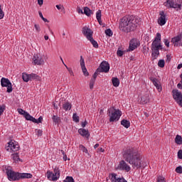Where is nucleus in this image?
I'll return each instance as SVG.
<instances>
[{"mask_svg":"<svg viewBox=\"0 0 182 182\" xmlns=\"http://www.w3.org/2000/svg\"><path fill=\"white\" fill-rule=\"evenodd\" d=\"M42 20L43 21V22H48V23H49V20H48V19L46 18L45 17H43Z\"/></svg>","mask_w":182,"mask_h":182,"instance_id":"nucleus-60","label":"nucleus"},{"mask_svg":"<svg viewBox=\"0 0 182 182\" xmlns=\"http://www.w3.org/2000/svg\"><path fill=\"white\" fill-rule=\"evenodd\" d=\"M4 16L5 14L4 13V11H2L1 6L0 4V19H4Z\"/></svg>","mask_w":182,"mask_h":182,"instance_id":"nucleus-45","label":"nucleus"},{"mask_svg":"<svg viewBox=\"0 0 182 182\" xmlns=\"http://www.w3.org/2000/svg\"><path fill=\"white\" fill-rule=\"evenodd\" d=\"M149 101L150 98H149V95H145L141 98L140 103L141 105H146V103H149Z\"/></svg>","mask_w":182,"mask_h":182,"instance_id":"nucleus-24","label":"nucleus"},{"mask_svg":"<svg viewBox=\"0 0 182 182\" xmlns=\"http://www.w3.org/2000/svg\"><path fill=\"white\" fill-rule=\"evenodd\" d=\"M123 157L132 167V168H140L143 167V157L136 148H128L123 151Z\"/></svg>","mask_w":182,"mask_h":182,"instance_id":"nucleus-1","label":"nucleus"},{"mask_svg":"<svg viewBox=\"0 0 182 182\" xmlns=\"http://www.w3.org/2000/svg\"><path fill=\"white\" fill-rule=\"evenodd\" d=\"M139 46H140V41L139 40H137L136 38H132L129 41V47L128 50L129 52H133V50H134V49H137V48H139Z\"/></svg>","mask_w":182,"mask_h":182,"instance_id":"nucleus-14","label":"nucleus"},{"mask_svg":"<svg viewBox=\"0 0 182 182\" xmlns=\"http://www.w3.org/2000/svg\"><path fill=\"white\" fill-rule=\"evenodd\" d=\"M164 43L166 46V48H170V41L168 39H164Z\"/></svg>","mask_w":182,"mask_h":182,"instance_id":"nucleus-48","label":"nucleus"},{"mask_svg":"<svg viewBox=\"0 0 182 182\" xmlns=\"http://www.w3.org/2000/svg\"><path fill=\"white\" fill-rule=\"evenodd\" d=\"M176 173H178L179 174H182V167L181 166H178L176 168Z\"/></svg>","mask_w":182,"mask_h":182,"instance_id":"nucleus-47","label":"nucleus"},{"mask_svg":"<svg viewBox=\"0 0 182 182\" xmlns=\"http://www.w3.org/2000/svg\"><path fill=\"white\" fill-rule=\"evenodd\" d=\"M61 153L63 155V159L64 161H66V160H68V156H66V154H65V151L61 150Z\"/></svg>","mask_w":182,"mask_h":182,"instance_id":"nucleus-49","label":"nucleus"},{"mask_svg":"<svg viewBox=\"0 0 182 182\" xmlns=\"http://www.w3.org/2000/svg\"><path fill=\"white\" fill-rule=\"evenodd\" d=\"M1 87H7V93H11L12 90H14V88H12V82H11V80L8 78L2 77L1 79Z\"/></svg>","mask_w":182,"mask_h":182,"instance_id":"nucleus-9","label":"nucleus"},{"mask_svg":"<svg viewBox=\"0 0 182 182\" xmlns=\"http://www.w3.org/2000/svg\"><path fill=\"white\" fill-rule=\"evenodd\" d=\"M95 79H91L90 81V89H93L94 86H95Z\"/></svg>","mask_w":182,"mask_h":182,"instance_id":"nucleus-43","label":"nucleus"},{"mask_svg":"<svg viewBox=\"0 0 182 182\" xmlns=\"http://www.w3.org/2000/svg\"><path fill=\"white\" fill-rule=\"evenodd\" d=\"M139 22H140V19L134 18L133 16H125L119 21V29L122 32L129 33V32H132L137 28Z\"/></svg>","mask_w":182,"mask_h":182,"instance_id":"nucleus-2","label":"nucleus"},{"mask_svg":"<svg viewBox=\"0 0 182 182\" xmlns=\"http://www.w3.org/2000/svg\"><path fill=\"white\" fill-rule=\"evenodd\" d=\"M161 49H163V46H161V34L158 33L152 42L151 50H160Z\"/></svg>","mask_w":182,"mask_h":182,"instance_id":"nucleus-8","label":"nucleus"},{"mask_svg":"<svg viewBox=\"0 0 182 182\" xmlns=\"http://www.w3.org/2000/svg\"><path fill=\"white\" fill-rule=\"evenodd\" d=\"M86 124H87V122L85 121L82 122L81 126L82 127H86Z\"/></svg>","mask_w":182,"mask_h":182,"instance_id":"nucleus-56","label":"nucleus"},{"mask_svg":"<svg viewBox=\"0 0 182 182\" xmlns=\"http://www.w3.org/2000/svg\"><path fill=\"white\" fill-rule=\"evenodd\" d=\"M105 34L107 36H113V32H112V30L110 28L105 30Z\"/></svg>","mask_w":182,"mask_h":182,"instance_id":"nucleus-37","label":"nucleus"},{"mask_svg":"<svg viewBox=\"0 0 182 182\" xmlns=\"http://www.w3.org/2000/svg\"><path fill=\"white\" fill-rule=\"evenodd\" d=\"M11 159L14 160V163H19V161H22V159H19V154L18 152L13 153L11 154Z\"/></svg>","mask_w":182,"mask_h":182,"instance_id":"nucleus-20","label":"nucleus"},{"mask_svg":"<svg viewBox=\"0 0 182 182\" xmlns=\"http://www.w3.org/2000/svg\"><path fill=\"white\" fill-rule=\"evenodd\" d=\"M55 8H57L58 11H60V12H65V6L62 4H57Z\"/></svg>","mask_w":182,"mask_h":182,"instance_id":"nucleus-35","label":"nucleus"},{"mask_svg":"<svg viewBox=\"0 0 182 182\" xmlns=\"http://www.w3.org/2000/svg\"><path fill=\"white\" fill-rule=\"evenodd\" d=\"M178 158L180 159L181 160L182 159V150H179L178 151Z\"/></svg>","mask_w":182,"mask_h":182,"instance_id":"nucleus-52","label":"nucleus"},{"mask_svg":"<svg viewBox=\"0 0 182 182\" xmlns=\"http://www.w3.org/2000/svg\"><path fill=\"white\" fill-rule=\"evenodd\" d=\"M159 18H158V23L160 25V26H164V25H166L167 23V18H166V15L164 13V11H160L159 13Z\"/></svg>","mask_w":182,"mask_h":182,"instance_id":"nucleus-15","label":"nucleus"},{"mask_svg":"<svg viewBox=\"0 0 182 182\" xmlns=\"http://www.w3.org/2000/svg\"><path fill=\"white\" fill-rule=\"evenodd\" d=\"M175 143L178 145L182 144V137L180 135H176L175 138Z\"/></svg>","mask_w":182,"mask_h":182,"instance_id":"nucleus-31","label":"nucleus"},{"mask_svg":"<svg viewBox=\"0 0 182 182\" xmlns=\"http://www.w3.org/2000/svg\"><path fill=\"white\" fill-rule=\"evenodd\" d=\"M82 34L85 38H87V41L88 39H90L91 38H93V31L90 30L87 26H85L82 28Z\"/></svg>","mask_w":182,"mask_h":182,"instance_id":"nucleus-16","label":"nucleus"},{"mask_svg":"<svg viewBox=\"0 0 182 182\" xmlns=\"http://www.w3.org/2000/svg\"><path fill=\"white\" fill-rule=\"evenodd\" d=\"M64 182H75V180L72 176H67L65 180H64Z\"/></svg>","mask_w":182,"mask_h":182,"instance_id":"nucleus-39","label":"nucleus"},{"mask_svg":"<svg viewBox=\"0 0 182 182\" xmlns=\"http://www.w3.org/2000/svg\"><path fill=\"white\" fill-rule=\"evenodd\" d=\"M166 58H167V60H170V55H167Z\"/></svg>","mask_w":182,"mask_h":182,"instance_id":"nucleus-64","label":"nucleus"},{"mask_svg":"<svg viewBox=\"0 0 182 182\" xmlns=\"http://www.w3.org/2000/svg\"><path fill=\"white\" fill-rule=\"evenodd\" d=\"M52 119H53V121L54 122V123H55V124L60 122V117H59L56 115H53Z\"/></svg>","mask_w":182,"mask_h":182,"instance_id":"nucleus-34","label":"nucleus"},{"mask_svg":"<svg viewBox=\"0 0 182 182\" xmlns=\"http://www.w3.org/2000/svg\"><path fill=\"white\" fill-rule=\"evenodd\" d=\"M5 111V106L0 107V116Z\"/></svg>","mask_w":182,"mask_h":182,"instance_id":"nucleus-54","label":"nucleus"},{"mask_svg":"<svg viewBox=\"0 0 182 182\" xmlns=\"http://www.w3.org/2000/svg\"><path fill=\"white\" fill-rule=\"evenodd\" d=\"M34 28L36 29V31H37L38 33L41 32V26H39V24H34Z\"/></svg>","mask_w":182,"mask_h":182,"instance_id":"nucleus-46","label":"nucleus"},{"mask_svg":"<svg viewBox=\"0 0 182 182\" xmlns=\"http://www.w3.org/2000/svg\"><path fill=\"white\" fill-rule=\"evenodd\" d=\"M18 112L19 113V114H22V116L24 117L28 112H26L23 109H18Z\"/></svg>","mask_w":182,"mask_h":182,"instance_id":"nucleus-42","label":"nucleus"},{"mask_svg":"<svg viewBox=\"0 0 182 182\" xmlns=\"http://www.w3.org/2000/svg\"><path fill=\"white\" fill-rule=\"evenodd\" d=\"M77 12H78V14H85V13L83 12V10H82V9H80V8H78V9H77Z\"/></svg>","mask_w":182,"mask_h":182,"instance_id":"nucleus-58","label":"nucleus"},{"mask_svg":"<svg viewBox=\"0 0 182 182\" xmlns=\"http://www.w3.org/2000/svg\"><path fill=\"white\" fill-rule=\"evenodd\" d=\"M122 126H124V127H126V129H129L130 127V122H129L127 119H123L121 121Z\"/></svg>","mask_w":182,"mask_h":182,"instance_id":"nucleus-29","label":"nucleus"},{"mask_svg":"<svg viewBox=\"0 0 182 182\" xmlns=\"http://www.w3.org/2000/svg\"><path fill=\"white\" fill-rule=\"evenodd\" d=\"M97 151L98 152H101V153H104L105 152V149L103 148H98Z\"/></svg>","mask_w":182,"mask_h":182,"instance_id":"nucleus-57","label":"nucleus"},{"mask_svg":"<svg viewBox=\"0 0 182 182\" xmlns=\"http://www.w3.org/2000/svg\"><path fill=\"white\" fill-rule=\"evenodd\" d=\"M97 147H99V144H96L94 146V149H97Z\"/></svg>","mask_w":182,"mask_h":182,"instance_id":"nucleus-63","label":"nucleus"},{"mask_svg":"<svg viewBox=\"0 0 182 182\" xmlns=\"http://www.w3.org/2000/svg\"><path fill=\"white\" fill-rule=\"evenodd\" d=\"M36 133L37 136H42V130L41 129H37L36 131Z\"/></svg>","mask_w":182,"mask_h":182,"instance_id":"nucleus-51","label":"nucleus"},{"mask_svg":"<svg viewBox=\"0 0 182 182\" xmlns=\"http://www.w3.org/2000/svg\"><path fill=\"white\" fill-rule=\"evenodd\" d=\"M32 173H18V180L21 178H32Z\"/></svg>","mask_w":182,"mask_h":182,"instance_id":"nucleus-22","label":"nucleus"},{"mask_svg":"<svg viewBox=\"0 0 182 182\" xmlns=\"http://www.w3.org/2000/svg\"><path fill=\"white\" fill-rule=\"evenodd\" d=\"M111 182H127L124 178H119L116 173L109 174Z\"/></svg>","mask_w":182,"mask_h":182,"instance_id":"nucleus-17","label":"nucleus"},{"mask_svg":"<svg viewBox=\"0 0 182 182\" xmlns=\"http://www.w3.org/2000/svg\"><path fill=\"white\" fill-rule=\"evenodd\" d=\"M26 120H29L30 122H35L36 119L33 117H32L29 113L26 112L24 115Z\"/></svg>","mask_w":182,"mask_h":182,"instance_id":"nucleus-30","label":"nucleus"},{"mask_svg":"<svg viewBox=\"0 0 182 182\" xmlns=\"http://www.w3.org/2000/svg\"><path fill=\"white\" fill-rule=\"evenodd\" d=\"M157 182H166V178L161 176L157 177Z\"/></svg>","mask_w":182,"mask_h":182,"instance_id":"nucleus-40","label":"nucleus"},{"mask_svg":"<svg viewBox=\"0 0 182 182\" xmlns=\"http://www.w3.org/2000/svg\"><path fill=\"white\" fill-rule=\"evenodd\" d=\"M37 2L39 6H42L43 5V0H37Z\"/></svg>","mask_w":182,"mask_h":182,"instance_id":"nucleus-55","label":"nucleus"},{"mask_svg":"<svg viewBox=\"0 0 182 182\" xmlns=\"http://www.w3.org/2000/svg\"><path fill=\"white\" fill-rule=\"evenodd\" d=\"M159 55H160V50H152V59H157V58H159Z\"/></svg>","mask_w":182,"mask_h":182,"instance_id":"nucleus-27","label":"nucleus"},{"mask_svg":"<svg viewBox=\"0 0 182 182\" xmlns=\"http://www.w3.org/2000/svg\"><path fill=\"white\" fill-rule=\"evenodd\" d=\"M88 41H90V42H91L92 45L96 49H97V48H99V44H97V42L96 41H95V39H93V37H91V38H89Z\"/></svg>","mask_w":182,"mask_h":182,"instance_id":"nucleus-32","label":"nucleus"},{"mask_svg":"<svg viewBox=\"0 0 182 182\" xmlns=\"http://www.w3.org/2000/svg\"><path fill=\"white\" fill-rule=\"evenodd\" d=\"M36 121H33V123H42V121L43 120V118L42 117H39L38 119H35Z\"/></svg>","mask_w":182,"mask_h":182,"instance_id":"nucleus-44","label":"nucleus"},{"mask_svg":"<svg viewBox=\"0 0 182 182\" xmlns=\"http://www.w3.org/2000/svg\"><path fill=\"white\" fill-rule=\"evenodd\" d=\"M6 173L9 181H16L19 180V173L14 171L12 167H5Z\"/></svg>","mask_w":182,"mask_h":182,"instance_id":"nucleus-5","label":"nucleus"},{"mask_svg":"<svg viewBox=\"0 0 182 182\" xmlns=\"http://www.w3.org/2000/svg\"><path fill=\"white\" fill-rule=\"evenodd\" d=\"M73 121L75 122V123H79V116L76 114H73Z\"/></svg>","mask_w":182,"mask_h":182,"instance_id":"nucleus-41","label":"nucleus"},{"mask_svg":"<svg viewBox=\"0 0 182 182\" xmlns=\"http://www.w3.org/2000/svg\"><path fill=\"white\" fill-rule=\"evenodd\" d=\"M80 65L81 67V69L82 70V73L85 76H89V73L87 72V69H86V65H85V58H83V56H80Z\"/></svg>","mask_w":182,"mask_h":182,"instance_id":"nucleus-18","label":"nucleus"},{"mask_svg":"<svg viewBox=\"0 0 182 182\" xmlns=\"http://www.w3.org/2000/svg\"><path fill=\"white\" fill-rule=\"evenodd\" d=\"M84 14L87 16H90L91 15H93V11L89 9V7H85L84 8Z\"/></svg>","mask_w":182,"mask_h":182,"instance_id":"nucleus-28","label":"nucleus"},{"mask_svg":"<svg viewBox=\"0 0 182 182\" xmlns=\"http://www.w3.org/2000/svg\"><path fill=\"white\" fill-rule=\"evenodd\" d=\"M33 65L41 66L42 65H45V60H43V57L41 54H35L32 58Z\"/></svg>","mask_w":182,"mask_h":182,"instance_id":"nucleus-12","label":"nucleus"},{"mask_svg":"<svg viewBox=\"0 0 182 182\" xmlns=\"http://www.w3.org/2000/svg\"><path fill=\"white\" fill-rule=\"evenodd\" d=\"M22 79L23 82H29V80H41V77L36 74H28L26 73H23Z\"/></svg>","mask_w":182,"mask_h":182,"instance_id":"nucleus-10","label":"nucleus"},{"mask_svg":"<svg viewBox=\"0 0 182 182\" xmlns=\"http://www.w3.org/2000/svg\"><path fill=\"white\" fill-rule=\"evenodd\" d=\"M182 68V63L181 64H178L177 69H181Z\"/></svg>","mask_w":182,"mask_h":182,"instance_id":"nucleus-61","label":"nucleus"},{"mask_svg":"<svg viewBox=\"0 0 182 182\" xmlns=\"http://www.w3.org/2000/svg\"><path fill=\"white\" fill-rule=\"evenodd\" d=\"M165 62L164 60H159V61L158 62V66L159 68H164V65H165Z\"/></svg>","mask_w":182,"mask_h":182,"instance_id":"nucleus-38","label":"nucleus"},{"mask_svg":"<svg viewBox=\"0 0 182 182\" xmlns=\"http://www.w3.org/2000/svg\"><path fill=\"white\" fill-rule=\"evenodd\" d=\"M97 70L95 71V73H94L93 75V77L91 78V79H94V81L96 82V77H97V74L100 73H97Z\"/></svg>","mask_w":182,"mask_h":182,"instance_id":"nucleus-53","label":"nucleus"},{"mask_svg":"<svg viewBox=\"0 0 182 182\" xmlns=\"http://www.w3.org/2000/svg\"><path fill=\"white\" fill-rule=\"evenodd\" d=\"M164 5L168 9H181L182 0H167Z\"/></svg>","mask_w":182,"mask_h":182,"instance_id":"nucleus-7","label":"nucleus"},{"mask_svg":"<svg viewBox=\"0 0 182 182\" xmlns=\"http://www.w3.org/2000/svg\"><path fill=\"white\" fill-rule=\"evenodd\" d=\"M117 170H122L123 171H126V173H129L132 170V167L125 161L122 160L118 164Z\"/></svg>","mask_w":182,"mask_h":182,"instance_id":"nucleus-13","label":"nucleus"},{"mask_svg":"<svg viewBox=\"0 0 182 182\" xmlns=\"http://www.w3.org/2000/svg\"><path fill=\"white\" fill-rule=\"evenodd\" d=\"M110 70V65L106 61H102L100 67L97 69V73H107Z\"/></svg>","mask_w":182,"mask_h":182,"instance_id":"nucleus-11","label":"nucleus"},{"mask_svg":"<svg viewBox=\"0 0 182 182\" xmlns=\"http://www.w3.org/2000/svg\"><path fill=\"white\" fill-rule=\"evenodd\" d=\"M79 149L81 150L82 151H83V153H86V154H88L89 156V151H87V149H86V147L82 144H80L79 146Z\"/></svg>","mask_w":182,"mask_h":182,"instance_id":"nucleus-33","label":"nucleus"},{"mask_svg":"<svg viewBox=\"0 0 182 182\" xmlns=\"http://www.w3.org/2000/svg\"><path fill=\"white\" fill-rule=\"evenodd\" d=\"M107 114L109 117L110 123H113L114 122H119V120H120V117H122V111L112 107L108 109Z\"/></svg>","mask_w":182,"mask_h":182,"instance_id":"nucleus-3","label":"nucleus"},{"mask_svg":"<svg viewBox=\"0 0 182 182\" xmlns=\"http://www.w3.org/2000/svg\"><path fill=\"white\" fill-rule=\"evenodd\" d=\"M78 133L79 134H80V136H82V137H86L87 139H89V137H90V134L89 133V130L87 129L80 128L78 129Z\"/></svg>","mask_w":182,"mask_h":182,"instance_id":"nucleus-19","label":"nucleus"},{"mask_svg":"<svg viewBox=\"0 0 182 182\" xmlns=\"http://www.w3.org/2000/svg\"><path fill=\"white\" fill-rule=\"evenodd\" d=\"M19 148L20 146L19 144H18V142L14 140L9 141L5 146V149L6 151L11 153V154L19 151Z\"/></svg>","mask_w":182,"mask_h":182,"instance_id":"nucleus-6","label":"nucleus"},{"mask_svg":"<svg viewBox=\"0 0 182 182\" xmlns=\"http://www.w3.org/2000/svg\"><path fill=\"white\" fill-rule=\"evenodd\" d=\"M44 39L45 41H48V39H49V36L47 35L44 36Z\"/></svg>","mask_w":182,"mask_h":182,"instance_id":"nucleus-62","label":"nucleus"},{"mask_svg":"<svg viewBox=\"0 0 182 182\" xmlns=\"http://www.w3.org/2000/svg\"><path fill=\"white\" fill-rule=\"evenodd\" d=\"M152 82H153V85L157 89L158 92H161V90H163V87H161V84L159 81H157V80L154 79V80H153Z\"/></svg>","mask_w":182,"mask_h":182,"instance_id":"nucleus-21","label":"nucleus"},{"mask_svg":"<svg viewBox=\"0 0 182 182\" xmlns=\"http://www.w3.org/2000/svg\"><path fill=\"white\" fill-rule=\"evenodd\" d=\"M38 15L40 16V18H41V19H43V14H42V11H38Z\"/></svg>","mask_w":182,"mask_h":182,"instance_id":"nucleus-59","label":"nucleus"},{"mask_svg":"<svg viewBox=\"0 0 182 182\" xmlns=\"http://www.w3.org/2000/svg\"><path fill=\"white\" fill-rule=\"evenodd\" d=\"M112 85L114 87H119L120 85V80L117 77H112Z\"/></svg>","mask_w":182,"mask_h":182,"instance_id":"nucleus-25","label":"nucleus"},{"mask_svg":"<svg viewBox=\"0 0 182 182\" xmlns=\"http://www.w3.org/2000/svg\"><path fill=\"white\" fill-rule=\"evenodd\" d=\"M124 52H123V50H118L117 51V56H123V55H124Z\"/></svg>","mask_w":182,"mask_h":182,"instance_id":"nucleus-50","label":"nucleus"},{"mask_svg":"<svg viewBox=\"0 0 182 182\" xmlns=\"http://www.w3.org/2000/svg\"><path fill=\"white\" fill-rule=\"evenodd\" d=\"M63 109L65 112H68V110H70L72 109V104L69 102H65L63 104Z\"/></svg>","mask_w":182,"mask_h":182,"instance_id":"nucleus-23","label":"nucleus"},{"mask_svg":"<svg viewBox=\"0 0 182 182\" xmlns=\"http://www.w3.org/2000/svg\"><path fill=\"white\" fill-rule=\"evenodd\" d=\"M47 178L50 181H58V178H60V171L59 167L55 166L53 171H48L46 173Z\"/></svg>","mask_w":182,"mask_h":182,"instance_id":"nucleus-4","label":"nucleus"},{"mask_svg":"<svg viewBox=\"0 0 182 182\" xmlns=\"http://www.w3.org/2000/svg\"><path fill=\"white\" fill-rule=\"evenodd\" d=\"M96 18L100 25H102V11L101 10H98L96 12Z\"/></svg>","mask_w":182,"mask_h":182,"instance_id":"nucleus-26","label":"nucleus"},{"mask_svg":"<svg viewBox=\"0 0 182 182\" xmlns=\"http://www.w3.org/2000/svg\"><path fill=\"white\" fill-rule=\"evenodd\" d=\"M65 67L66 68L67 70L71 76H75V73H73V70L72 69V68H69L66 65H65Z\"/></svg>","mask_w":182,"mask_h":182,"instance_id":"nucleus-36","label":"nucleus"}]
</instances>
